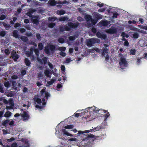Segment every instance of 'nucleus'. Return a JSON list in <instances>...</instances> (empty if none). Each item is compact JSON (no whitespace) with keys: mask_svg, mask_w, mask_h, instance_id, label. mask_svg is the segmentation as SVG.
<instances>
[{"mask_svg":"<svg viewBox=\"0 0 147 147\" xmlns=\"http://www.w3.org/2000/svg\"><path fill=\"white\" fill-rule=\"evenodd\" d=\"M18 141L17 143L12 144L11 146L7 145L3 147H29V143L25 138H22L21 140H18Z\"/></svg>","mask_w":147,"mask_h":147,"instance_id":"nucleus-5","label":"nucleus"},{"mask_svg":"<svg viewBox=\"0 0 147 147\" xmlns=\"http://www.w3.org/2000/svg\"><path fill=\"white\" fill-rule=\"evenodd\" d=\"M21 39L25 42H26L28 40L27 37L25 36H22L21 37Z\"/></svg>","mask_w":147,"mask_h":147,"instance_id":"nucleus-38","label":"nucleus"},{"mask_svg":"<svg viewBox=\"0 0 147 147\" xmlns=\"http://www.w3.org/2000/svg\"><path fill=\"white\" fill-rule=\"evenodd\" d=\"M25 63L27 66H29L30 64V62L29 60L27 58H26L25 59Z\"/></svg>","mask_w":147,"mask_h":147,"instance_id":"nucleus-32","label":"nucleus"},{"mask_svg":"<svg viewBox=\"0 0 147 147\" xmlns=\"http://www.w3.org/2000/svg\"><path fill=\"white\" fill-rule=\"evenodd\" d=\"M89 108L90 109L89 113L90 114L89 117L92 119H94L96 116L99 115V114H101L104 111H105V113L107 112L105 110L102 109H99L98 108L94 106L89 107Z\"/></svg>","mask_w":147,"mask_h":147,"instance_id":"nucleus-4","label":"nucleus"},{"mask_svg":"<svg viewBox=\"0 0 147 147\" xmlns=\"http://www.w3.org/2000/svg\"><path fill=\"white\" fill-rule=\"evenodd\" d=\"M104 47L102 48V54L103 56L105 59L106 60H107L109 59V56L108 55V49L106 48L108 46V45L106 44H105L104 45Z\"/></svg>","mask_w":147,"mask_h":147,"instance_id":"nucleus-9","label":"nucleus"},{"mask_svg":"<svg viewBox=\"0 0 147 147\" xmlns=\"http://www.w3.org/2000/svg\"><path fill=\"white\" fill-rule=\"evenodd\" d=\"M61 70L62 71L63 73L65 72V67L64 65H61Z\"/></svg>","mask_w":147,"mask_h":147,"instance_id":"nucleus-43","label":"nucleus"},{"mask_svg":"<svg viewBox=\"0 0 147 147\" xmlns=\"http://www.w3.org/2000/svg\"><path fill=\"white\" fill-rule=\"evenodd\" d=\"M38 47L39 49L40 50H41L43 49V46L42 43H40L38 45Z\"/></svg>","mask_w":147,"mask_h":147,"instance_id":"nucleus-41","label":"nucleus"},{"mask_svg":"<svg viewBox=\"0 0 147 147\" xmlns=\"http://www.w3.org/2000/svg\"><path fill=\"white\" fill-rule=\"evenodd\" d=\"M95 136L94 135L91 134H89L87 138H94Z\"/></svg>","mask_w":147,"mask_h":147,"instance_id":"nucleus-51","label":"nucleus"},{"mask_svg":"<svg viewBox=\"0 0 147 147\" xmlns=\"http://www.w3.org/2000/svg\"><path fill=\"white\" fill-rule=\"evenodd\" d=\"M117 30L116 27L115 26H113L107 30L106 32L109 33L114 34L116 33Z\"/></svg>","mask_w":147,"mask_h":147,"instance_id":"nucleus-16","label":"nucleus"},{"mask_svg":"<svg viewBox=\"0 0 147 147\" xmlns=\"http://www.w3.org/2000/svg\"><path fill=\"white\" fill-rule=\"evenodd\" d=\"M59 54L62 57H65L66 55V53L62 51H61L59 53Z\"/></svg>","mask_w":147,"mask_h":147,"instance_id":"nucleus-50","label":"nucleus"},{"mask_svg":"<svg viewBox=\"0 0 147 147\" xmlns=\"http://www.w3.org/2000/svg\"><path fill=\"white\" fill-rule=\"evenodd\" d=\"M82 111H83L81 113H77L75 114V116L76 117H78L79 116H82V115H84L85 113H84L85 111H84L83 110Z\"/></svg>","mask_w":147,"mask_h":147,"instance_id":"nucleus-30","label":"nucleus"},{"mask_svg":"<svg viewBox=\"0 0 147 147\" xmlns=\"http://www.w3.org/2000/svg\"><path fill=\"white\" fill-rule=\"evenodd\" d=\"M26 73V71L25 70H23L21 72V74L23 76L25 75Z\"/></svg>","mask_w":147,"mask_h":147,"instance_id":"nucleus-64","label":"nucleus"},{"mask_svg":"<svg viewBox=\"0 0 147 147\" xmlns=\"http://www.w3.org/2000/svg\"><path fill=\"white\" fill-rule=\"evenodd\" d=\"M122 36L123 37H125L127 38L129 37V36L128 34H125L124 32H122Z\"/></svg>","mask_w":147,"mask_h":147,"instance_id":"nucleus-57","label":"nucleus"},{"mask_svg":"<svg viewBox=\"0 0 147 147\" xmlns=\"http://www.w3.org/2000/svg\"><path fill=\"white\" fill-rule=\"evenodd\" d=\"M38 76L39 79H42L43 75L42 73L39 72L38 74Z\"/></svg>","mask_w":147,"mask_h":147,"instance_id":"nucleus-39","label":"nucleus"},{"mask_svg":"<svg viewBox=\"0 0 147 147\" xmlns=\"http://www.w3.org/2000/svg\"><path fill=\"white\" fill-rule=\"evenodd\" d=\"M44 72L45 76L48 78L50 79L51 78L52 74L49 70L46 69L44 71Z\"/></svg>","mask_w":147,"mask_h":147,"instance_id":"nucleus-19","label":"nucleus"},{"mask_svg":"<svg viewBox=\"0 0 147 147\" xmlns=\"http://www.w3.org/2000/svg\"><path fill=\"white\" fill-rule=\"evenodd\" d=\"M11 82H12V84L13 87V88H14L15 89L16 88L18 87H20L21 86V84H20L19 83L18 84V86L16 87V84L15 81L12 80Z\"/></svg>","mask_w":147,"mask_h":147,"instance_id":"nucleus-22","label":"nucleus"},{"mask_svg":"<svg viewBox=\"0 0 147 147\" xmlns=\"http://www.w3.org/2000/svg\"><path fill=\"white\" fill-rule=\"evenodd\" d=\"M58 41L60 43H63L64 42V40L63 38H61L58 39Z\"/></svg>","mask_w":147,"mask_h":147,"instance_id":"nucleus-42","label":"nucleus"},{"mask_svg":"<svg viewBox=\"0 0 147 147\" xmlns=\"http://www.w3.org/2000/svg\"><path fill=\"white\" fill-rule=\"evenodd\" d=\"M79 24L78 23H73L71 22H69L68 24V26H65L64 27L61 26L60 30L61 32H63L65 30L69 31L71 29H76L78 26Z\"/></svg>","mask_w":147,"mask_h":147,"instance_id":"nucleus-6","label":"nucleus"},{"mask_svg":"<svg viewBox=\"0 0 147 147\" xmlns=\"http://www.w3.org/2000/svg\"><path fill=\"white\" fill-rule=\"evenodd\" d=\"M11 55L12 59L15 61H16L19 57V55L17 54L16 52L14 51H12Z\"/></svg>","mask_w":147,"mask_h":147,"instance_id":"nucleus-15","label":"nucleus"},{"mask_svg":"<svg viewBox=\"0 0 147 147\" xmlns=\"http://www.w3.org/2000/svg\"><path fill=\"white\" fill-rule=\"evenodd\" d=\"M92 138H84V142L86 143V145H88V147L91 146L94 143V141L95 140L96 138H94V139H92Z\"/></svg>","mask_w":147,"mask_h":147,"instance_id":"nucleus-12","label":"nucleus"},{"mask_svg":"<svg viewBox=\"0 0 147 147\" xmlns=\"http://www.w3.org/2000/svg\"><path fill=\"white\" fill-rule=\"evenodd\" d=\"M58 49L59 51H65L66 49V48L63 47H59L58 48Z\"/></svg>","mask_w":147,"mask_h":147,"instance_id":"nucleus-36","label":"nucleus"},{"mask_svg":"<svg viewBox=\"0 0 147 147\" xmlns=\"http://www.w3.org/2000/svg\"><path fill=\"white\" fill-rule=\"evenodd\" d=\"M9 105H12L13 107H14V105L13 102L12 101H9Z\"/></svg>","mask_w":147,"mask_h":147,"instance_id":"nucleus-63","label":"nucleus"},{"mask_svg":"<svg viewBox=\"0 0 147 147\" xmlns=\"http://www.w3.org/2000/svg\"><path fill=\"white\" fill-rule=\"evenodd\" d=\"M39 19L37 16H33L32 18V23L37 25L38 23Z\"/></svg>","mask_w":147,"mask_h":147,"instance_id":"nucleus-18","label":"nucleus"},{"mask_svg":"<svg viewBox=\"0 0 147 147\" xmlns=\"http://www.w3.org/2000/svg\"><path fill=\"white\" fill-rule=\"evenodd\" d=\"M4 85L7 88H8L10 87V84L8 82H5L4 83Z\"/></svg>","mask_w":147,"mask_h":147,"instance_id":"nucleus-40","label":"nucleus"},{"mask_svg":"<svg viewBox=\"0 0 147 147\" xmlns=\"http://www.w3.org/2000/svg\"><path fill=\"white\" fill-rule=\"evenodd\" d=\"M36 10L35 9L31 8L29 9V11L30 12L32 13H33L36 11Z\"/></svg>","mask_w":147,"mask_h":147,"instance_id":"nucleus-45","label":"nucleus"},{"mask_svg":"<svg viewBox=\"0 0 147 147\" xmlns=\"http://www.w3.org/2000/svg\"><path fill=\"white\" fill-rule=\"evenodd\" d=\"M48 65L50 67L51 69H52L53 68V65L51 63L49 62L48 63Z\"/></svg>","mask_w":147,"mask_h":147,"instance_id":"nucleus-56","label":"nucleus"},{"mask_svg":"<svg viewBox=\"0 0 147 147\" xmlns=\"http://www.w3.org/2000/svg\"><path fill=\"white\" fill-rule=\"evenodd\" d=\"M92 129H91L88 130L84 131L80 130L79 131H78V133L77 134V135L78 136H80L84 134L89 133L90 132H94L96 131H97V129H96L97 128H96V127L94 128L92 127Z\"/></svg>","mask_w":147,"mask_h":147,"instance_id":"nucleus-11","label":"nucleus"},{"mask_svg":"<svg viewBox=\"0 0 147 147\" xmlns=\"http://www.w3.org/2000/svg\"><path fill=\"white\" fill-rule=\"evenodd\" d=\"M15 140V138H9L7 140V142L8 143L10 142L13 141Z\"/></svg>","mask_w":147,"mask_h":147,"instance_id":"nucleus-60","label":"nucleus"},{"mask_svg":"<svg viewBox=\"0 0 147 147\" xmlns=\"http://www.w3.org/2000/svg\"><path fill=\"white\" fill-rule=\"evenodd\" d=\"M55 80H56L55 79L52 78L50 81L47 82V83L46 84V86L47 87H49L50 85H51L54 83Z\"/></svg>","mask_w":147,"mask_h":147,"instance_id":"nucleus-21","label":"nucleus"},{"mask_svg":"<svg viewBox=\"0 0 147 147\" xmlns=\"http://www.w3.org/2000/svg\"><path fill=\"white\" fill-rule=\"evenodd\" d=\"M55 26V24L54 23H51L49 24V27L50 28H53Z\"/></svg>","mask_w":147,"mask_h":147,"instance_id":"nucleus-48","label":"nucleus"},{"mask_svg":"<svg viewBox=\"0 0 147 147\" xmlns=\"http://www.w3.org/2000/svg\"><path fill=\"white\" fill-rule=\"evenodd\" d=\"M71 59L70 58H67L66 59L65 63H68L69 62L71 61Z\"/></svg>","mask_w":147,"mask_h":147,"instance_id":"nucleus-59","label":"nucleus"},{"mask_svg":"<svg viewBox=\"0 0 147 147\" xmlns=\"http://www.w3.org/2000/svg\"><path fill=\"white\" fill-rule=\"evenodd\" d=\"M4 26L6 28V29L7 30H8L10 28V26L8 24H6L5 23H4L3 24Z\"/></svg>","mask_w":147,"mask_h":147,"instance_id":"nucleus-37","label":"nucleus"},{"mask_svg":"<svg viewBox=\"0 0 147 147\" xmlns=\"http://www.w3.org/2000/svg\"><path fill=\"white\" fill-rule=\"evenodd\" d=\"M96 36L98 38L102 39H105L106 37V36L105 34H101L99 32H98L97 33Z\"/></svg>","mask_w":147,"mask_h":147,"instance_id":"nucleus-20","label":"nucleus"},{"mask_svg":"<svg viewBox=\"0 0 147 147\" xmlns=\"http://www.w3.org/2000/svg\"><path fill=\"white\" fill-rule=\"evenodd\" d=\"M84 18L87 21L88 26H94L96 24L95 21L92 19V16H90L86 14Z\"/></svg>","mask_w":147,"mask_h":147,"instance_id":"nucleus-7","label":"nucleus"},{"mask_svg":"<svg viewBox=\"0 0 147 147\" xmlns=\"http://www.w3.org/2000/svg\"><path fill=\"white\" fill-rule=\"evenodd\" d=\"M18 31L16 30H14L13 32V36L16 38L18 37Z\"/></svg>","mask_w":147,"mask_h":147,"instance_id":"nucleus-29","label":"nucleus"},{"mask_svg":"<svg viewBox=\"0 0 147 147\" xmlns=\"http://www.w3.org/2000/svg\"><path fill=\"white\" fill-rule=\"evenodd\" d=\"M62 132H63V134L64 135H66L67 136H70V137L72 136V135L70 134L65 129H62Z\"/></svg>","mask_w":147,"mask_h":147,"instance_id":"nucleus-24","label":"nucleus"},{"mask_svg":"<svg viewBox=\"0 0 147 147\" xmlns=\"http://www.w3.org/2000/svg\"><path fill=\"white\" fill-rule=\"evenodd\" d=\"M110 21L105 20H102L100 23L99 24L103 26H109V25L110 24Z\"/></svg>","mask_w":147,"mask_h":147,"instance_id":"nucleus-17","label":"nucleus"},{"mask_svg":"<svg viewBox=\"0 0 147 147\" xmlns=\"http://www.w3.org/2000/svg\"><path fill=\"white\" fill-rule=\"evenodd\" d=\"M34 51L36 55L38 60L40 62L44 64H46L47 62V58L46 57H44L41 59H39L38 57L39 56V51L38 49H35L34 47H32L30 49V51H27L26 53V54L28 57H30V58L32 60H34L36 57L32 55L33 51Z\"/></svg>","mask_w":147,"mask_h":147,"instance_id":"nucleus-3","label":"nucleus"},{"mask_svg":"<svg viewBox=\"0 0 147 147\" xmlns=\"http://www.w3.org/2000/svg\"><path fill=\"white\" fill-rule=\"evenodd\" d=\"M5 34V32L4 31H2L0 32V36H4Z\"/></svg>","mask_w":147,"mask_h":147,"instance_id":"nucleus-53","label":"nucleus"},{"mask_svg":"<svg viewBox=\"0 0 147 147\" xmlns=\"http://www.w3.org/2000/svg\"><path fill=\"white\" fill-rule=\"evenodd\" d=\"M96 16L98 19H101L102 18V16L98 13L96 14Z\"/></svg>","mask_w":147,"mask_h":147,"instance_id":"nucleus-61","label":"nucleus"},{"mask_svg":"<svg viewBox=\"0 0 147 147\" xmlns=\"http://www.w3.org/2000/svg\"><path fill=\"white\" fill-rule=\"evenodd\" d=\"M5 18V16L4 15H2L0 17V19L1 20H3Z\"/></svg>","mask_w":147,"mask_h":147,"instance_id":"nucleus-58","label":"nucleus"},{"mask_svg":"<svg viewBox=\"0 0 147 147\" xmlns=\"http://www.w3.org/2000/svg\"><path fill=\"white\" fill-rule=\"evenodd\" d=\"M45 52L47 54L50 53L49 49L51 51H54L55 49V47L53 45H51L49 47L47 46L45 48Z\"/></svg>","mask_w":147,"mask_h":147,"instance_id":"nucleus-13","label":"nucleus"},{"mask_svg":"<svg viewBox=\"0 0 147 147\" xmlns=\"http://www.w3.org/2000/svg\"><path fill=\"white\" fill-rule=\"evenodd\" d=\"M139 34L137 32H134L132 34V37L134 38H137L139 36Z\"/></svg>","mask_w":147,"mask_h":147,"instance_id":"nucleus-28","label":"nucleus"},{"mask_svg":"<svg viewBox=\"0 0 147 147\" xmlns=\"http://www.w3.org/2000/svg\"><path fill=\"white\" fill-rule=\"evenodd\" d=\"M63 139V138H62ZM63 139V141L62 142V144H64V146L61 147H69V146H67L65 145H76L78 146H84L88 147V145H86V143L84 142V138L83 139H81L82 141L77 139V138H69V139Z\"/></svg>","mask_w":147,"mask_h":147,"instance_id":"nucleus-2","label":"nucleus"},{"mask_svg":"<svg viewBox=\"0 0 147 147\" xmlns=\"http://www.w3.org/2000/svg\"><path fill=\"white\" fill-rule=\"evenodd\" d=\"M136 50L135 49H132L130 50V55H134L135 54Z\"/></svg>","mask_w":147,"mask_h":147,"instance_id":"nucleus-34","label":"nucleus"},{"mask_svg":"<svg viewBox=\"0 0 147 147\" xmlns=\"http://www.w3.org/2000/svg\"><path fill=\"white\" fill-rule=\"evenodd\" d=\"M128 23L129 24H136V22L135 20H133L132 21L129 20L128 21Z\"/></svg>","mask_w":147,"mask_h":147,"instance_id":"nucleus-49","label":"nucleus"},{"mask_svg":"<svg viewBox=\"0 0 147 147\" xmlns=\"http://www.w3.org/2000/svg\"><path fill=\"white\" fill-rule=\"evenodd\" d=\"M0 92L1 93L4 92V90L3 89V86L1 84H0Z\"/></svg>","mask_w":147,"mask_h":147,"instance_id":"nucleus-47","label":"nucleus"},{"mask_svg":"<svg viewBox=\"0 0 147 147\" xmlns=\"http://www.w3.org/2000/svg\"><path fill=\"white\" fill-rule=\"evenodd\" d=\"M13 107H13V106L12 105H9L6 106V109H7V110H9L11 109H13Z\"/></svg>","mask_w":147,"mask_h":147,"instance_id":"nucleus-46","label":"nucleus"},{"mask_svg":"<svg viewBox=\"0 0 147 147\" xmlns=\"http://www.w3.org/2000/svg\"><path fill=\"white\" fill-rule=\"evenodd\" d=\"M48 3L51 5L53 6L55 5L56 4V1L55 0H50Z\"/></svg>","mask_w":147,"mask_h":147,"instance_id":"nucleus-31","label":"nucleus"},{"mask_svg":"<svg viewBox=\"0 0 147 147\" xmlns=\"http://www.w3.org/2000/svg\"><path fill=\"white\" fill-rule=\"evenodd\" d=\"M12 115V113L11 112L8 111L5 112L4 116L5 117H9L11 116Z\"/></svg>","mask_w":147,"mask_h":147,"instance_id":"nucleus-26","label":"nucleus"},{"mask_svg":"<svg viewBox=\"0 0 147 147\" xmlns=\"http://www.w3.org/2000/svg\"><path fill=\"white\" fill-rule=\"evenodd\" d=\"M123 40L125 41L124 45L125 46H128L129 44L128 41L125 39H124Z\"/></svg>","mask_w":147,"mask_h":147,"instance_id":"nucleus-52","label":"nucleus"},{"mask_svg":"<svg viewBox=\"0 0 147 147\" xmlns=\"http://www.w3.org/2000/svg\"><path fill=\"white\" fill-rule=\"evenodd\" d=\"M11 51L8 49H6L5 51V52L6 54H9L10 53Z\"/></svg>","mask_w":147,"mask_h":147,"instance_id":"nucleus-54","label":"nucleus"},{"mask_svg":"<svg viewBox=\"0 0 147 147\" xmlns=\"http://www.w3.org/2000/svg\"><path fill=\"white\" fill-rule=\"evenodd\" d=\"M105 8H102V9H99L98 10V11L99 12H103L105 11Z\"/></svg>","mask_w":147,"mask_h":147,"instance_id":"nucleus-62","label":"nucleus"},{"mask_svg":"<svg viewBox=\"0 0 147 147\" xmlns=\"http://www.w3.org/2000/svg\"><path fill=\"white\" fill-rule=\"evenodd\" d=\"M69 18L65 16L64 17H61L59 18V21H68Z\"/></svg>","mask_w":147,"mask_h":147,"instance_id":"nucleus-23","label":"nucleus"},{"mask_svg":"<svg viewBox=\"0 0 147 147\" xmlns=\"http://www.w3.org/2000/svg\"><path fill=\"white\" fill-rule=\"evenodd\" d=\"M100 42V40L96 38H92L87 40V45L88 47H91L92 45L96 43H98Z\"/></svg>","mask_w":147,"mask_h":147,"instance_id":"nucleus-8","label":"nucleus"},{"mask_svg":"<svg viewBox=\"0 0 147 147\" xmlns=\"http://www.w3.org/2000/svg\"><path fill=\"white\" fill-rule=\"evenodd\" d=\"M109 116V113L107 112V113L105 115V116L104 121H105Z\"/></svg>","mask_w":147,"mask_h":147,"instance_id":"nucleus-44","label":"nucleus"},{"mask_svg":"<svg viewBox=\"0 0 147 147\" xmlns=\"http://www.w3.org/2000/svg\"><path fill=\"white\" fill-rule=\"evenodd\" d=\"M21 117L23 119V120L25 121L28 120L29 118V115L28 113L24 111L21 114Z\"/></svg>","mask_w":147,"mask_h":147,"instance_id":"nucleus-14","label":"nucleus"},{"mask_svg":"<svg viewBox=\"0 0 147 147\" xmlns=\"http://www.w3.org/2000/svg\"><path fill=\"white\" fill-rule=\"evenodd\" d=\"M57 18L55 17H51L49 18V21L53 22L56 20Z\"/></svg>","mask_w":147,"mask_h":147,"instance_id":"nucleus-33","label":"nucleus"},{"mask_svg":"<svg viewBox=\"0 0 147 147\" xmlns=\"http://www.w3.org/2000/svg\"><path fill=\"white\" fill-rule=\"evenodd\" d=\"M45 89L46 88H44L43 89L41 90L40 92L42 96L43 95H44L45 94V97H44L42 99V100L43 102L42 104V101L40 99L38 98H35L34 99L35 107L40 109H42V106H45V105L46 102H45V100L47 101L48 98L50 96V94L48 92H45Z\"/></svg>","mask_w":147,"mask_h":147,"instance_id":"nucleus-1","label":"nucleus"},{"mask_svg":"<svg viewBox=\"0 0 147 147\" xmlns=\"http://www.w3.org/2000/svg\"><path fill=\"white\" fill-rule=\"evenodd\" d=\"M57 13L59 15H62L65 13V11L63 10H60L57 11Z\"/></svg>","mask_w":147,"mask_h":147,"instance_id":"nucleus-27","label":"nucleus"},{"mask_svg":"<svg viewBox=\"0 0 147 147\" xmlns=\"http://www.w3.org/2000/svg\"><path fill=\"white\" fill-rule=\"evenodd\" d=\"M26 15L29 16L30 18H32L33 17L32 16V13L29 11L28 12L26 13Z\"/></svg>","mask_w":147,"mask_h":147,"instance_id":"nucleus-55","label":"nucleus"},{"mask_svg":"<svg viewBox=\"0 0 147 147\" xmlns=\"http://www.w3.org/2000/svg\"><path fill=\"white\" fill-rule=\"evenodd\" d=\"M78 36V35H74V36H71L69 37V39L70 41H73L77 38Z\"/></svg>","mask_w":147,"mask_h":147,"instance_id":"nucleus-25","label":"nucleus"},{"mask_svg":"<svg viewBox=\"0 0 147 147\" xmlns=\"http://www.w3.org/2000/svg\"><path fill=\"white\" fill-rule=\"evenodd\" d=\"M120 68L121 69H125V67L127 66L128 64L126 61L125 59L123 57H121L120 60L119 62Z\"/></svg>","mask_w":147,"mask_h":147,"instance_id":"nucleus-10","label":"nucleus"},{"mask_svg":"<svg viewBox=\"0 0 147 147\" xmlns=\"http://www.w3.org/2000/svg\"><path fill=\"white\" fill-rule=\"evenodd\" d=\"M74 127V126L72 125H66L65 127V128L66 129H71Z\"/></svg>","mask_w":147,"mask_h":147,"instance_id":"nucleus-35","label":"nucleus"}]
</instances>
